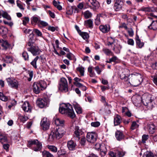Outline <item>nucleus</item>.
Returning a JSON list of instances; mask_svg holds the SVG:
<instances>
[{"mask_svg": "<svg viewBox=\"0 0 157 157\" xmlns=\"http://www.w3.org/2000/svg\"><path fill=\"white\" fill-rule=\"evenodd\" d=\"M40 124L44 130H46L49 128L50 124L49 121L46 117H44L43 119Z\"/></svg>", "mask_w": 157, "mask_h": 157, "instance_id": "nucleus-10", "label": "nucleus"}, {"mask_svg": "<svg viewBox=\"0 0 157 157\" xmlns=\"http://www.w3.org/2000/svg\"><path fill=\"white\" fill-rule=\"evenodd\" d=\"M58 88L60 90L63 92H66L68 91L67 82L65 78H61Z\"/></svg>", "mask_w": 157, "mask_h": 157, "instance_id": "nucleus-6", "label": "nucleus"}, {"mask_svg": "<svg viewBox=\"0 0 157 157\" xmlns=\"http://www.w3.org/2000/svg\"><path fill=\"white\" fill-rule=\"evenodd\" d=\"M65 132V129L63 127L56 128L52 130L49 135L48 140L49 141L52 142L56 139H59L61 138Z\"/></svg>", "mask_w": 157, "mask_h": 157, "instance_id": "nucleus-2", "label": "nucleus"}, {"mask_svg": "<svg viewBox=\"0 0 157 157\" xmlns=\"http://www.w3.org/2000/svg\"><path fill=\"white\" fill-rule=\"evenodd\" d=\"M127 31L128 34L130 36L132 37L133 36L134 34V32L132 28L128 29Z\"/></svg>", "mask_w": 157, "mask_h": 157, "instance_id": "nucleus-58", "label": "nucleus"}, {"mask_svg": "<svg viewBox=\"0 0 157 157\" xmlns=\"http://www.w3.org/2000/svg\"><path fill=\"white\" fill-rule=\"evenodd\" d=\"M115 136L117 139L120 140L124 138V135L122 132L119 131H117L115 133Z\"/></svg>", "mask_w": 157, "mask_h": 157, "instance_id": "nucleus-28", "label": "nucleus"}, {"mask_svg": "<svg viewBox=\"0 0 157 157\" xmlns=\"http://www.w3.org/2000/svg\"><path fill=\"white\" fill-rule=\"evenodd\" d=\"M95 69L98 74L100 75L101 71L102 69H100L98 66H97L95 67Z\"/></svg>", "mask_w": 157, "mask_h": 157, "instance_id": "nucleus-59", "label": "nucleus"}, {"mask_svg": "<svg viewBox=\"0 0 157 157\" xmlns=\"http://www.w3.org/2000/svg\"><path fill=\"white\" fill-rule=\"evenodd\" d=\"M86 138L88 142L90 143H94L97 139V135L95 132H88L87 134Z\"/></svg>", "mask_w": 157, "mask_h": 157, "instance_id": "nucleus-7", "label": "nucleus"}, {"mask_svg": "<svg viewBox=\"0 0 157 157\" xmlns=\"http://www.w3.org/2000/svg\"><path fill=\"white\" fill-rule=\"evenodd\" d=\"M0 141L2 143L7 142V137L0 132Z\"/></svg>", "mask_w": 157, "mask_h": 157, "instance_id": "nucleus-33", "label": "nucleus"}, {"mask_svg": "<svg viewBox=\"0 0 157 157\" xmlns=\"http://www.w3.org/2000/svg\"><path fill=\"white\" fill-rule=\"evenodd\" d=\"M27 72L29 76V77L27 78V79L29 81H30L32 79L33 77V72L32 71H28Z\"/></svg>", "mask_w": 157, "mask_h": 157, "instance_id": "nucleus-52", "label": "nucleus"}, {"mask_svg": "<svg viewBox=\"0 0 157 157\" xmlns=\"http://www.w3.org/2000/svg\"><path fill=\"white\" fill-rule=\"evenodd\" d=\"M120 77L121 79L123 80L125 82H126L127 83H130V81L128 80V76H126L123 73L120 75Z\"/></svg>", "mask_w": 157, "mask_h": 157, "instance_id": "nucleus-29", "label": "nucleus"}, {"mask_svg": "<svg viewBox=\"0 0 157 157\" xmlns=\"http://www.w3.org/2000/svg\"><path fill=\"white\" fill-rule=\"evenodd\" d=\"M147 129L150 133L152 134L155 131V127L153 123L149 122L147 124Z\"/></svg>", "mask_w": 157, "mask_h": 157, "instance_id": "nucleus-16", "label": "nucleus"}, {"mask_svg": "<svg viewBox=\"0 0 157 157\" xmlns=\"http://www.w3.org/2000/svg\"><path fill=\"white\" fill-rule=\"evenodd\" d=\"M152 96L148 93H146L143 95L141 98V101L143 104L147 106L148 109H151L153 106L152 101L153 100L152 99Z\"/></svg>", "mask_w": 157, "mask_h": 157, "instance_id": "nucleus-3", "label": "nucleus"}, {"mask_svg": "<svg viewBox=\"0 0 157 157\" xmlns=\"http://www.w3.org/2000/svg\"><path fill=\"white\" fill-rule=\"evenodd\" d=\"M7 29L3 26L0 27V34L2 35H6L7 33Z\"/></svg>", "mask_w": 157, "mask_h": 157, "instance_id": "nucleus-38", "label": "nucleus"}, {"mask_svg": "<svg viewBox=\"0 0 157 157\" xmlns=\"http://www.w3.org/2000/svg\"><path fill=\"white\" fill-rule=\"evenodd\" d=\"M59 111L62 114L67 115L71 118L75 116L72 106L69 103H63L61 105Z\"/></svg>", "mask_w": 157, "mask_h": 157, "instance_id": "nucleus-1", "label": "nucleus"}, {"mask_svg": "<svg viewBox=\"0 0 157 157\" xmlns=\"http://www.w3.org/2000/svg\"><path fill=\"white\" fill-rule=\"evenodd\" d=\"M136 44L140 48H141L144 45V43L141 42L140 39H138L136 41Z\"/></svg>", "mask_w": 157, "mask_h": 157, "instance_id": "nucleus-47", "label": "nucleus"}, {"mask_svg": "<svg viewBox=\"0 0 157 157\" xmlns=\"http://www.w3.org/2000/svg\"><path fill=\"white\" fill-rule=\"evenodd\" d=\"M13 60L12 58L10 56H6L5 59V61L7 63H11Z\"/></svg>", "mask_w": 157, "mask_h": 157, "instance_id": "nucleus-48", "label": "nucleus"}, {"mask_svg": "<svg viewBox=\"0 0 157 157\" xmlns=\"http://www.w3.org/2000/svg\"><path fill=\"white\" fill-rule=\"evenodd\" d=\"M99 29L101 31L104 33H108L110 29V25H101L99 26Z\"/></svg>", "mask_w": 157, "mask_h": 157, "instance_id": "nucleus-21", "label": "nucleus"}, {"mask_svg": "<svg viewBox=\"0 0 157 157\" xmlns=\"http://www.w3.org/2000/svg\"><path fill=\"white\" fill-rule=\"evenodd\" d=\"M94 148L98 150L100 149V154L102 156H104L106 154L107 149L104 145H101L99 143H97L95 144Z\"/></svg>", "mask_w": 157, "mask_h": 157, "instance_id": "nucleus-8", "label": "nucleus"}, {"mask_svg": "<svg viewBox=\"0 0 157 157\" xmlns=\"http://www.w3.org/2000/svg\"><path fill=\"white\" fill-rule=\"evenodd\" d=\"M48 102V100L45 98H40L37 100L36 104L39 107L43 108L47 105Z\"/></svg>", "mask_w": 157, "mask_h": 157, "instance_id": "nucleus-11", "label": "nucleus"}, {"mask_svg": "<svg viewBox=\"0 0 157 157\" xmlns=\"http://www.w3.org/2000/svg\"><path fill=\"white\" fill-rule=\"evenodd\" d=\"M73 9L72 7L69 8L67 10V13L69 15H71L73 13Z\"/></svg>", "mask_w": 157, "mask_h": 157, "instance_id": "nucleus-56", "label": "nucleus"}, {"mask_svg": "<svg viewBox=\"0 0 157 157\" xmlns=\"http://www.w3.org/2000/svg\"><path fill=\"white\" fill-rule=\"evenodd\" d=\"M33 92L36 94L44 90L47 87V84L44 81L41 80L37 82H34L33 85Z\"/></svg>", "mask_w": 157, "mask_h": 157, "instance_id": "nucleus-4", "label": "nucleus"}, {"mask_svg": "<svg viewBox=\"0 0 157 157\" xmlns=\"http://www.w3.org/2000/svg\"><path fill=\"white\" fill-rule=\"evenodd\" d=\"M39 57L36 56L33 59V60L31 62V64L35 69L37 68L36 62L38 59Z\"/></svg>", "mask_w": 157, "mask_h": 157, "instance_id": "nucleus-37", "label": "nucleus"}, {"mask_svg": "<svg viewBox=\"0 0 157 157\" xmlns=\"http://www.w3.org/2000/svg\"><path fill=\"white\" fill-rule=\"evenodd\" d=\"M116 154H117L119 157H122L124 155L125 153L123 151H117L115 153L112 151H110L109 153L111 157H116Z\"/></svg>", "mask_w": 157, "mask_h": 157, "instance_id": "nucleus-19", "label": "nucleus"}, {"mask_svg": "<svg viewBox=\"0 0 157 157\" xmlns=\"http://www.w3.org/2000/svg\"><path fill=\"white\" fill-rule=\"evenodd\" d=\"M48 12L51 17L52 18H55V14L54 13L52 12L50 10H48Z\"/></svg>", "mask_w": 157, "mask_h": 157, "instance_id": "nucleus-62", "label": "nucleus"}, {"mask_svg": "<svg viewBox=\"0 0 157 157\" xmlns=\"http://www.w3.org/2000/svg\"><path fill=\"white\" fill-rule=\"evenodd\" d=\"M9 145L8 144H5L3 145V148L8 151V149L9 147Z\"/></svg>", "mask_w": 157, "mask_h": 157, "instance_id": "nucleus-64", "label": "nucleus"}, {"mask_svg": "<svg viewBox=\"0 0 157 157\" xmlns=\"http://www.w3.org/2000/svg\"><path fill=\"white\" fill-rule=\"evenodd\" d=\"M33 32L37 36L43 37L42 32L37 29H34L33 30Z\"/></svg>", "mask_w": 157, "mask_h": 157, "instance_id": "nucleus-36", "label": "nucleus"}, {"mask_svg": "<svg viewBox=\"0 0 157 157\" xmlns=\"http://www.w3.org/2000/svg\"><path fill=\"white\" fill-rule=\"evenodd\" d=\"M48 25L47 22L40 20L38 25L40 28H43L47 26Z\"/></svg>", "mask_w": 157, "mask_h": 157, "instance_id": "nucleus-40", "label": "nucleus"}, {"mask_svg": "<svg viewBox=\"0 0 157 157\" xmlns=\"http://www.w3.org/2000/svg\"><path fill=\"white\" fill-rule=\"evenodd\" d=\"M148 28L150 29L155 30L157 29V23L153 21L151 24L148 26Z\"/></svg>", "mask_w": 157, "mask_h": 157, "instance_id": "nucleus-34", "label": "nucleus"}, {"mask_svg": "<svg viewBox=\"0 0 157 157\" xmlns=\"http://www.w3.org/2000/svg\"><path fill=\"white\" fill-rule=\"evenodd\" d=\"M86 142V138L84 137L82 138L80 140V144L82 145H84Z\"/></svg>", "mask_w": 157, "mask_h": 157, "instance_id": "nucleus-61", "label": "nucleus"}, {"mask_svg": "<svg viewBox=\"0 0 157 157\" xmlns=\"http://www.w3.org/2000/svg\"><path fill=\"white\" fill-rule=\"evenodd\" d=\"M91 126L94 127H97L100 125V123L98 121L92 122L91 124Z\"/></svg>", "mask_w": 157, "mask_h": 157, "instance_id": "nucleus-53", "label": "nucleus"}, {"mask_svg": "<svg viewBox=\"0 0 157 157\" xmlns=\"http://www.w3.org/2000/svg\"><path fill=\"white\" fill-rule=\"evenodd\" d=\"M102 51L107 56H113V53L109 49L104 48L102 49Z\"/></svg>", "mask_w": 157, "mask_h": 157, "instance_id": "nucleus-32", "label": "nucleus"}, {"mask_svg": "<svg viewBox=\"0 0 157 157\" xmlns=\"http://www.w3.org/2000/svg\"><path fill=\"white\" fill-rule=\"evenodd\" d=\"M23 110L25 112H30L31 107L30 106L29 103L28 101H25L22 106Z\"/></svg>", "mask_w": 157, "mask_h": 157, "instance_id": "nucleus-20", "label": "nucleus"}, {"mask_svg": "<svg viewBox=\"0 0 157 157\" xmlns=\"http://www.w3.org/2000/svg\"><path fill=\"white\" fill-rule=\"evenodd\" d=\"M0 99L3 101H6L8 100V98L0 93Z\"/></svg>", "mask_w": 157, "mask_h": 157, "instance_id": "nucleus-49", "label": "nucleus"}, {"mask_svg": "<svg viewBox=\"0 0 157 157\" xmlns=\"http://www.w3.org/2000/svg\"><path fill=\"white\" fill-rule=\"evenodd\" d=\"M123 2L120 1V0H116L113 8L116 11H118L121 10Z\"/></svg>", "mask_w": 157, "mask_h": 157, "instance_id": "nucleus-13", "label": "nucleus"}, {"mask_svg": "<svg viewBox=\"0 0 157 157\" xmlns=\"http://www.w3.org/2000/svg\"><path fill=\"white\" fill-rule=\"evenodd\" d=\"M66 154V151L64 149H60L57 152V154L59 156H65Z\"/></svg>", "mask_w": 157, "mask_h": 157, "instance_id": "nucleus-43", "label": "nucleus"}, {"mask_svg": "<svg viewBox=\"0 0 157 157\" xmlns=\"http://www.w3.org/2000/svg\"><path fill=\"white\" fill-rule=\"evenodd\" d=\"M127 44L132 46H133L134 44V40L132 39L128 38L127 41Z\"/></svg>", "mask_w": 157, "mask_h": 157, "instance_id": "nucleus-57", "label": "nucleus"}, {"mask_svg": "<svg viewBox=\"0 0 157 157\" xmlns=\"http://www.w3.org/2000/svg\"><path fill=\"white\" fill-rule=\"evenodd\" d=\"M84 133L82 130L78 126H76L75 127L74 134L76 137H77L79 140L80 138V136L83 134Z\"/></svg>", "mask_w": 157, "mask_h": 157, "instance_id": "nucleus-15", "label": "nucleus"}, {"mask_svg": "<svg viewBox=\"0 0 157 157\" xmlns=\"http://www.w3.org/2000/svg\"><path fill=\"white\" fill-rule=\"evenodd\" d=\"M22 24L25 25L28 23L29 21V18L28 17H25L22 19Z\"/></svg>", "mask_w": 157, "mask_h": 157, "instance_id": "nucleus-51", "label": "nucleus"}, {"mask_svg": "<svg viewBox=\"0 0 157 157\" xmlns=\"http://www.w3.org/2000/svg\"><path fill=\"white\" fill-rule=\"evenodd\" d=\"M43 156L45 157H54L50 153L47 151H43L42 153Z\"/></svg>", "mask_w": 157, "mask_h": 157, "instance_id": "nucleus-42", "label": "nucleus"}, {"mask_svg": "<svg viewBox=\"0 0 157 157\" xmlns=\"http://www.w3.org/2000/svg\"><path fill=\"white\" fill-rule=\"evenodd\" d=\"M121 121V117L119 115L117 114L115 116L114 119V124L115 126L119 125Z\"/></svg>", "mask_w": 157, "mask_h": 157, "instance_id": "nucleus-23", "label": "nucleus"}, {"mask_svg": "<svg viewBox=\"0 0 157 157\" xmlns=\"http://www.w3.org/2000/svg\"><path fill=\"white\" fill-rule=\"evenodd\" d=\"M31 20L32 24H37L38 25V24L39 23L40 20L39 17L34 16L31 17Z\"/></svg>", "mask_w": 157, "mask_h": 157, "instance_id": "nucleus-27", "label": "nucleus"}, {"mask_svg": "<svg viewBox=\"0 0 157 157\" xmlns=\"http://www.w3.org/2000/svg\"><path fill=\"white\" fill-rule=\"evenodd\" d=\"M16 104V101L14 99L11 102V105H9L8 107L9 109H10L12 106Z\"/></svg>", "mask_w": 157, "mask_h": 157, "instance_id": "nucleus-60", "label": "nucleus"}, {"mask_svg": "<svg viewBox=\"0 0 157 157\" xmlns=\"http://www.w3.org/2000/svg\"><path fill=\"white\" fill-rule=\"evenodd\" d=\"M138 127L139 125L137 124L136 122L135 121H134L132 123L131 127V129L132 130H133L138 128Z\"/></svg>", "mask_w": 157, "mask_h": 157, "instance_id": "nucleus-45", "label": "nucleus"}, {"mask_svg": "<svg viewBox=\"0 0 157 157\" xmlns=\"http://www.w3.org/2000/svg\"><path fill=\"white\" fill-rule=\"evenodd\" d=\"M132 80L130 84L134 86H137L140 84L142 81L143 79L141 74L136 73V74H132Z\"/></svg>", "mask_w": 157, "mask_h": 157, "instance_id": "nucleus-5", "label": "nucleus"}, {"mask_svg": "<svg viewBox=\"0 0 157 157\" xmlns=\"http://www.w3.org/2000/svg\"><path fill=\"white\" fill-rule=\"evenodd\" d=\"M9 85L11 87L16 89L18 88V82L15 79L13 78H8L6 79Z\"/></svg>", "mask_w": 157, "mask_h": 157, "instance_id": "nucleus-9", "label": "nucleus"}, {"mask_svg": "<svg viewBox=\"0 0 157 157\" xmlns=\"http://www.w3.org/2000/svg\"><path fill=\"white\" fill-rule=\"evenodd\" d=\"M67 57L70 60H72L75 58L74 55L70 52L67 54Z\"/></svg>", "mask_w": 157, "mask_h": 157, "instance_id": "nucleus-54", "label": "nucleus"}, {"mask_svg": "<svg viewBox=\"0 0 157 157\" xmlns=\"http://www.w3.org/2000/svg\"><path fill=\"white\" fill-rule=\"evenodd\" d=\"M79 35L85 40H87L89 37L88 34L86 32H80L79 33Z\"/></svg>", "mask_w": 157, "mask_h": 157, "instance_id": "nucleus-35", "label": "nucleus"}, {"mask_svg": "<svg viewBox=\"0 0 157 157\" xmlns=\"http://www.w3.org/2000/svg\"><path fill=\"white\" fill-rule=\"evenodd\" d=\"M77 71H78L80 72L81 75H84V68L83 67H78L77 68Z\"/></svg>", "mask_w": 157, "mask_h": 157, "instance_id": "nucleus-46", "label": "nucleus"}, {"mask_svg": "<svg viewBox=\"0 0 157 157\" xmlns=\"http://www.w3.org/2000/svg\"><path fill=\"white\" fill-rule=\"evenodd\" d=\"M9 46V44L6 40H0V48L6 49Z\"/></svg>", "mask_w": 157, "mask_h": 157, "instance_id": "nucleus-18", "label": "nucleus"}, {"mask_svg": "<svg viewBox=\"0 0 157 157\" xmlns=\"http://www.w3.org/2000/svg\"><path fill=\"white\" fill-rule=\"evenodd\" d=\"M67 146L70 150L73 151L75 149L76 144L75 142L71 140L68 142Z\"/></svg>", "mask_w": 157, "mask_h": 157, "instance_id": "nucleus-17", "label": "nucleus"}, {"mask_svg": "<svg viewBox=\"0 0 157 157\" xmlns=\"http://www.w3.org/2000/svg\"><path fill=\"white\" fill-rule=\"evenodd\" d=\"M30 51L33 56L39 55L41 52V51L39 47L36 46H32L29 48Z\"/></svg>", "mask_w": 157, "mask_h": 157, "instance_id": "nucleus-12", "label": "nucleus"}, {"mask_svg": "<svg viewBox=\"0 0 157 157\" xmlns=\"http://www.w3.org/2000/svg\"><path fill=\"white\" fill-rule=\"evenodd\" d=\"M153 154L151 151H147L144 153L143 157H152Z\"/></svg>", "mask_w": 157, "mask_h": 157, "instance_id": "nucleus-44", "label": "nucleus"}, {"mask_svg": "<svg viewBox=\"0 0 157 157\" xmlns=\"http://www.w3.org/2000/svg\"><path fill=\"white\" fill-rule=\"evenodd\" d=\"M73 105L76 113L78 114H81L82 113V109L79 105L76 102H74Z\"/></svg>", "mask_w": 157, "mask_h": 157, "instance_id": "nucleus-22", "label": "nucleus"}, {"mask_svg": "<svg viewBox=\"0 0 157 157\" xmlns=\"http://www.w3.org/2000/svg\"><path fill=\"white\" fill-rule=\"evenodd\" d=\"M148 138V135H144L142 136V142L143 143H145L146 141Z\"/></svg>", "mask_w": 157, "mask_h": 157, "instance_id": "nucleus-55", "label": "nucleus"}, {"mask_svg": "<svg viewBox=\"0 0 157 157\" xmlns=\"http://www.w3.org/2000/svg\"><path fill=\"white\" fill-rule=\"evenodd\" d=\"M83 14L84 17L86 19H88L91 17L92 16V13L88 10L85 11Z\"/></svg>", "mask_w": 157, "mask_h": 157, "instance_id": "nucleus-39", "label": "nucleus"}, {"mask_svg": "<svg viewBox=\"0 0 157 157\" xmlns=\"http://www.w3.org/2000/svg\"><path fill=\"white\" fill-rule=\"evenodd\" d=\"M84 25L86 27L91 28L93 27V21L91 19H89L84 21Z\"/></svg>", "mask_w": 157, "mask_h": 157, "instance_id": "nucleus-31", "label": "nucleus"}, {"mask_svg": "<svg viewBox=\"0 0 157 157\" xmlns=\"http://www.w3.org/2000/svg\"><path fill=\"white\" fill-rule=\"evenodd\" d=\"M86 2L87 4L92 5L93 9H97L99 7V3L96 0H86Z\"/></svg>", "mask_w": 157, "mask_h": 157, "instance_id": "nucleus-14", "label": "nucleus"}, {"mask_svg": "<svg viewBox=\"0 0 157 157\" xmlns=\"http://www.w3.org/2000/svg\"><path fill=\"white\" fill-rule=\"evenodd\" d=\"M42 148V145L41 143L39 141H38L34 146L33 148V150L36 151H40Z\"/></svg>", "mask_w": 157, "mask_h": 157, "instance_id": "nucleus-25", "label": "nucleus"}, {"mask_svg": "<svg viewBox=\"0 0 157 157\" xmlns=\"http://www.w3.org/2000/svg\"><path fill=\"white\" fill-rule=\"evenodd\" d=\"M22 56L25 60H28L29 56L28 53L26 52H23Z\"/></svg>", "mask_w": 157, "mask_h": 157, "instance_id": "nucleus-50", "label": "nucleus"}, {"mask_svg": "<svg viewBox=\"0 0 157 157\" xmlns=\"http://www.w3.org/2000/svg\"><path fill=\"white\" fill-rule=\"evenodd\" d=\"M2 16L3 18L9 20H10L11 19L10 16L8 14V13L3 11H2L0 10V18Z\"/></svg>", "mask_w": 157, "mask_h": 157, "instance_id": "nucleus-26", "label": "nucleus"}, {"mask_svg": "<svg viewBox=\"0 0 157 157\" xmlns=\"http://www.w3.org/2000/svg\"><path fill=\"white\" fill-rule=\"evenodd\" d=\"M48 148L52 152L56 153L57 151V148L53 145H48Z\"/></svg>", "mask_w": 157, "mask_h": 157, "instance_id": "nucleus-41", "label": "nucleus"}, {"mask_svg": "<svg viewBox=\"0 0 157 157\" xmlns=\"http://www.w3.org/2000/svg\"><path fill=\"white\" fill-rule=\"evenodd\" d=\"M48 30H50L52 32H54L55 31L56 29L54 27L49 26L48 27Z\"/></svg>", "mask_w": 157, "mask_h": 157, "instance_id": "nucleus-63", "label": "nucleus"}, {"mask_svg": "<svg viewBox=\"0 0 157 157\" xmlns=\"http://www.w3.org/2000/svg\"><path fill=\"white\" fill-rule=\"evenodd\" d=\"M54 122L56 125L63 126L64 124V121L62 119L56 118H54Z\"/></svg>", "mask_w": 157, "mask_h": 157, "instance_id": "nucleus-24", "label": "nucleus"}, {"mask_svg": "<svg viewBox=\"0 0 157 157\" xmlns=\"http://www.w3.org/2000/svg\"><path fill=\"white\" fill-rule=\"evenodd\" d=\"M38 141L37 140H30L28 141V146L29 147H31L33 145L34 146L38 143Z\"/></svg>", "mask_w": 157, "mask_h": 157, "instance_id": "nucleus-30", "label": "nucleus"}]
</instances>
